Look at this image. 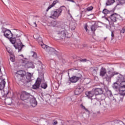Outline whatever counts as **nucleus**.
<instances>
[{"label": "nucleus", "instance_id": "obj_1", "mask_svg": "<svg viewBox=\"0 0 125 125\" xmlns=\"http://www.w3.org/2000/svg\"><path fill=\"white\" fill-rule=\"evenodd\" d=\"M22 35L21 34V31H16L14 32L13 36L11 38H10V41L11 43L14 44L17 42V45H15L14 46L15 48L18 49L19 50V52H20L22 49V47L24 46L23 44H22V42H21V40L20 39H17L18 38H20Z\"/></svg>", "mask_w": 125, "mask_h": 125}, {"label": "nucleus", "instance_id": "obj_2", "mask_svg": "<svg viewBox=\"0 0 125 125\" xmlns=\"http://www.w3.org/2000/svg\"><path fill=\"white\" fill-rule=\"evenodd\" d=\"M63 7H65V6H62L55 11H51L50 18H52L53 19H58V17L61 15L62 11H63Z\"/></svg>", "mask_w": 125, "mask_h": 125}, {"label": "nucleus", "instance_id": "obj_3", "mask_svg": "<svg viewBox=\"0 0 125 125\" xmlns=\"http://www.w3.org/2000/svg\"><path fill=\"white\" fill-rule=\"evenodd\" d=\"M5 79L2 78V77H0V90H1L2 93L3 92V94L5 96L7 95L8 93H9V91L8 90H3V88L5 86Z\"/></svg>", "mask_w": 125, "mask_h": 125}, {"label": "nucleus", "instance_id": "obj_4", "mask_svg": "<svg viewBox=\"0 0 125 125\" xmlns=\"http://www.w3.org/2000/svg\"><path fill=\"white\" fill-rule=\"evenodd\" d=\"M119 18H120V15L117 13L111 14L109 17V19H110V21H109V20H108V21H109V24L114 25V23L117 22V21L119 20Z\"/></svg>", "mask_w": 125, "mask_h": 125}, {"label": "nucleus", "instance_id": "obj_5", "mask_svg": "<svg viewBox=\"0 0 125 125\" xmlns=\"http://www.w3.org/2000/svg\"><path fill=\"white\" fill-rule=\"evenodd\" d=\"M41 46L44 49L46 48V51L48 52L50 54H57L58 53V52L54 49V48L49 46L47 47V46L44 44H41Z\"/></svg>", "mask_w": 125, "mask_h": 125}, {"label": "nucleus", "instance_id": "obj_6", "mask_svg": "<svg viewBox=\"0 0 125 125\" xmlns=\"http://www.w3.org/2000/svg\"><path fill=\"white\" fill-rule=\"evenodd\" d=\"M15 78H17L19 81L23 79V78H24L26 76V71L21 70H18L17 72L15 73L14 75Z\"/></svg>", "mask_w": 125, "mask_h": 125}, {"label": "nucleus", "instance_id": "obj_7", "mask_svg": "<svg viewBox=\"0 0 125 125\" xmlns=\"http://www.w3.org/2000/svg\"><path fill=\"white\" fill-rule=\"evenodd\" d=\"M118 74L119 73L114 71V70H109L105 78L107 81H111V79H112L115 75H118Z\"/></svg>", "mask_w": 125, "mask_h": 125}, {"label": "nucleus", "instance_id": "obj_8", "mask_svg": "<svg viewBox=\"0 0 125 125\" xmlns=\"http://www.w3.org/2000/svg\"><path fill=\"white\" fill-rule=\"evenodd\" d=\"M82 75L81 74H78L76 76H73L71 78H69V81L71 83H75L79 81V80L82 79Z\"/></svg>", "mask_w": 125, "mask_h": 125}, {"label": "nucleus", "instance_id": "obj_9", "mask_svg": "<svg viewBox=\"0 0 125 125\" xmlns=\"http://www.w3.org/2000/svg\"><path fill=\"white\" fill-rule=\"evenodd\" d=\"M120 87L119 88V92L121 95H125V81L118 83Z\"/></svg>", "mask_w": 125, "mask_h": 125}, {"label": "nucleus", "instance_id": "obj_10", "mask_svg": "<svg viewBox=\"0 0 125 125\" xmlns=\"http://www.w3.org/2000/svg\"><path fill=\"white\" fill-rule=\"evenodd\" d=\"M2 33H3L4 37L7 38V39H11L13 36V34L12 33H11V31L8 29H3L2 30Z\"/></svg>", "mask_w": 125, "mask_h": 125}, {"label": "nucleus", "instance_id": "obj_11", "mask_svg": "<svg viewBox=\"0 0 125 125\" xmlns=\"http://www.w3.org/2000/svg\"><path fill=\"white\" fill-rule=\"evenodd\" d=\"M30 96H31V94L24 91L22 92L21 95V99L24 101V100L29 99V98H30Z\"/></svg>", "mask_w": 125, "mask_h": 125}, {"label": "nucleus", "instance_id": "obj_12", "mask_svg": "<svg viewBox=\"0 0 125 125\" xmlns=\"http://www.w3.org/2000/svg\"><path fill=\"white\" fill-rule=\"evenodd\" d=\"M58 35H59L61 39H63V38H69V33L66 31H58Z\"/></svg>", "mask_w": 125, "mask_h": 125}, {"label": "nucleus", "instance_id": "obj_13", "mask_svg": "<svg viewBox=\"0 0 125 125\" xmlns=\"http://www.w3.org/2000/svg\"><path fill=\"white\" fill-rule=\"evenodd\" d=\"M41 83H42V79L38 78L36 80L35 83L33 85L32 88H33V89H38V88H40Z\"/></svg>", "mask_w": 125, "mask_h": 125}, {"label": "nucleus", "instance_id": "obj_14", "mask_svg": "<svg viewBox=\"0 0 125 125\" xmlns=\"http://www.w3.org/2000/svg\"><path fill=\"white\" fill-rule=\"evenodd\" d=\"M30 103L32 107H35L38 105V102L36 100V98L32 97L30 100Z\"/></svg>", "mask_w": 125, "mask_h": 125}, {"label": "nucleus", "instance_id": "obj_15", "mask_svg": "<svg viewBox=\"0 0 125 125\" xmlns=\"http://www.w3.org/2000/svg\"><path fill=\"white\" fill-rule=\"evenodd\" d=\"M32 76H33V74L31 73L27 72L26 73V79H25L26 83H30V82H31Z\"/></svg>", "mask_w": 125, "mask_h": 125}, {"label": "nucleus", "instance_id": "obj_16", "mask_svg": "<svg viewBox=\"0 0 125 125\" xmlns=\"http://www.w3.org/2000/svg\"><path fill=\"white\" fill-rule=\"evenodd\" d=\"M86 95L88 98H91L92 97H93V96H95V93H94V91L93 90L91 91L86 92Z\"/></svg>", "mask_w": 125, "mask_h": 125}, {"label": "nucleus", "instance_id": "obj_17", "mask_svg": "<svg viewBox=\"0 0 125 125\" xmlns=\"http://www.w3.org/2000/svg\"><path fill=\"white\" fill-rule=\"evenodd\" d=\"M107 71H106V68L102 67H101L100 71V76L101 77H104L106 75Z\"/></svg>", "mask_w": 125, "mask_h": 125}, {"label": "nucleus", "instance_id": "obj_18", "mask_svg": "<svg viewBox=\"0 0 125 125\" xmlns=\"http://www.w3.org/2000/svg\"><path fill=\"white\" fill-rule=\"evenodd\" d=\"M82 92L83 89H82V87H81V86H78L77 88H76L74 91V93L75 95H79V94H81Z\"/></svg>", "mask_w": 125, "mask_h": 125}, {"label": "nucleus", "instance_id": "obj_19", "mask_svg": "<svg viewBox=\"0 0 125 125\" xmlns=\"http://www.w3.org/2000/svg\"><path fill=\"white\" fill-rule=\"evenodd\" d=\"M94 92L95 93V96L96 95H98L99 94H102L103 93V91L101 88H96L93 90Z\"/></svg>", "mask_w": 125, "mask_h": 125}, {"label": "nucleus", "instance_id": "obj_20", "mask_svg": "<svg viewBox=\"0 0 125 125\" xmlns=\"http://www.w3.org/2000/svg\"><path fill=\"white\" fill-rule=\"evenodd\" d=\"M91 103L93 107H95V106H97V105L98 104V103H99V102L96 98L91 99Z\"/></svg>", "mask_w": 125, "mask_h": 125}, {"label": "nucleus", "instance_id": "obj_21", "mask_svg": "<svg viewBox=\"0 0 125 125\" xmlns=\"http://www.w3.org/2000/svg\"><path fill=\"white\" fill-rule=\"evenodd\" d=\"M25 68H32V69H34L35 68V66H34V64L33 63L29 62H27L25 65Z\"/></svg>", "mask_w": 125, "mask_h": 125}, {"label": "nucleus", "instance_id": "obj_22", "mask_svg": "<svg viewBox=\"0 0 125 125\" xmlns=\"http://www.w3.org/2000/svg\"><path fill=\"white\" fill-rule=\"evenodd\" d=\"M57 2H58V1L57 0H55V1H54L52 4L49 6L46 9V11L47 12V11H48V10H49L50 8L53 7V6H54L55 4L57 3Z\"/></svg>", "mask_w": 125, "mask_h": 125}, {"label": "nucleus", "instance_id": "obj_23", "mask_svg": "<svg viewBox=\"0 0 125 125\" xmlns=\"http://www.w3.org/2000/svg\"><path fill=\"white\" fill-rule=\"evenodd\" d=\"M5 103L6 104H7V105H11V104H12V99L11 98L6 99L5 100Z\"/></svg>", "mask_w": 125, "mask_h": 125}, {"label": "nucleus", "instance_id": "obj_24", "mask_svg": "<svg viewBox=\"0 0 125 125\" xmlns=\"http://www.w3.org/2000/svg\"><path fill=\"white\" fill-rule=\"evenodd\" d=\"M90 70L91 72H92L93 74H97V70H98V68L97 67H90Z\"/></svg>", "mask_w": 125, "mask_h": 125}, {"label": "nucleus", "instance_id": "obj_25", "mask_svg": "<svg viewBox=\"0 0 125 125\" xmlns=\"http://www.w3.org/2000/svg\"><path fill=\"white\" fill-rule=\"evenodd\" d=\"M123 82H125V77L121 76L118 79V83H123Z\"/></svg>", "mask_w": 125, "mask_h": 125}, {"label": "nucleus", "instance_id": "obj_26", "mask_svg": "<svg viewBox=\"0 0 125 125\" xmlns=\"http://www.w3.org/2000/svg\"><path fill=\"white\" fill-rule=\"evenodd\" d=\"M76 26H77V23L75 22H72L70 24V28L72 31H74L76 29Z\"/></svg>", "mask_w": 125, "mask_h": 125}, {"label": "nucleus", "instance_id": "obj_27", "mask_svg": "<svg viewBox=\"0 0 125 125\" xmlns=\"http://www.w3.org/2000/svg\"><path fill=\"white\" fill-rule=\"evenodd\" d=\"M34 39H36V40H38V42H39V43H42V37H39L38 38H36V35L34 36Z\"/></svg>", "mask_w": 125, "mask_h": 125}, {"label": "nucleus", "instance_id": "obj_28", "mask_svg": "<svg viewBox=\"0 0 125 125\" xmlns=\"http://www.w3.org/2000/svg\"><path fill=\"white\" fill-rule=\"evenodd\" d=\"M115 2V0H108L106 3V5H111V4Z\"/></svg>", "mask_w": 125, "mask_h": 125}, {"label": "nucleus", "instance_id": "obj_29", "mask_svg": "<svg viewBox=\"0 0 125 125\" xmlns=\"http://www.w3.org/2000/svg\"><path fill=\"white\" fill-rule=\"evenodd\" d=\"M31 55L32 57H33V58H37L38 56H37V53L34 52V51H31Z\"/></svg>", "mask_w": 125, "mask_h": 125}, {"label": "nucleus", "instance_id": "obj_30", "mask_svg": "<svg viewBox=\"0 0 125 125\" xmlns=\"http://www.w3.org/2000/svg\"><path fill=\"white\" fill-rule=\"evenodd\" d=\"M96 29H97V27H96V25H92L91 27V30L92 32H93V33H94V32H95V31H96Z\"/></svg>", "mask_w": 125, "mask_h": 125}, {"label": "nucleus", "instance_id": "obj_31", "mask_svg": "<svg viewBox=\"0 0 125 125\" xmlns=\"http://www.w3.org/2000/svg\"><path fill=\"white\" fill-rule=\"evenodd\" d=\"M41 87L44 89H45L46 87H47V83H43L41 84Z\"/></svg>", "mask_w": 125, "mask_h": 125}, {"label": "nucleus", "instance_id": "obj_32", "mask_svg": "<svg viewBox=\"0 0 125 125\" xmlns=\"http://www.w3.org/2000/svg\"><path fill=\"white\" fill-rule=\"evenodd\" d=\"M125 3V0H120L118 3H117V5H123Z\"/></svg>", "mask_w": 125, "mask_h": 125}, {"label": "nucleus", "instance_id": "obj_33", "mask_svg": "<svg viewBox=\"0 0 125 125\" xmlns=\"http://www.w3.org/2000/svg\"><path fill=\"white\" fill-rule=\"evenodd\" d=\"M103 13H104V14H108L109 13V11H108L107 9H104L103 11Z\"/></svg>", "mask_w": 125, "mask_h": 125}, {"label": "nucleus", "instance_id": "obj_34", "mask_svg": "<svg viewBox=\"0 0 125 125\" xmlns=\"http://www.w3.org/2000/svg\"><path fill=\"white\" fill-rule=\"evenodd\" d=\"M10 60L12 62H14V61H15V57L14 56H11L10 58Z\"/></svg>", "mask_w": 125, "mask_h": 125}, {"label": "nucleus", "instance_id": "obj_35", "mask_svg": "<svg viewBox=\"0 0 125 125\" xmlns=\"http://www.w3.org/2000/svg\"><path fill=\"white\" fill-rule=\"evenodd\" d=\"M86 9H87V11H91V10L93 9V7H92V6L88 7V8H87Z\"/></svg>", "mask_w": 125, "mask_h": 125}, {"label": "nucleus", "instance_id": "obj_36", "mask_svg": "<svg viewBox=\"0 0 125 125\" xmlns=\"http://www.w3.org/2000/svg\"><path fill=\"white\" fill-rule=\"evenodd\" d=\"M58 124V122H57V121H56V120H53V123H52L53 125H56Z\"/></svg>", "mask_w": 125, "mask_h": 125}, {"label": "nucleus", "instance_id": "obj_37", "mask_svg": "<svg viewBox=\"0 0 125 125\" xmlns=\"http://www.w3.org/2000/svg\"><path fill=\"white\" fill-rule=\"evenodd\" d=\"M125 32V29L124 28H122V29L120 30V33L121 34H124Z\"/></svg>", "mask_w": 125, "mask_h": 125}, {"label": "nucleus", "instance_id": "obj_38", "mask_svg": "<svg viewBox=\"0 0 125 125\" xmlns=\"http://www.w3.org/2000/svg\"><path fill=\"white\" fill-rule=\"evenodd\" d=\"M1 66V64L0 63V78L2 77V73H1V69L0 68V67Z\"/></svg>", "mask_w": 125, "mask_h": 125}, {"label": "nucleus", "instance_id": "obj_39", "mask_svg": "<svg viewBox=\"0 0 125 125\" xmlns=\"http://www.w3.org/2000/svg\"><path fill=\"white\" fill-rule=\"evenodd\" d=\"M87 27H88L87 24H86L85 25V26H84V29H85V30H86V31L87 32H88V30L87 29Z\"/></svg>", "mask_w": 125, "mask_h": 125}, {"label": "nucleus", "instance_id": "obj_40", "mask_svg": "<svg viewBox=\"0 0 125 125\" xmlns=\"http://www.w3.org/2000/svg\"><path fill=\"white\" fill-rule=\"evenodd\" d=\"M81 108L82 109H84V110H85V111H88V110H87V109H86L85 107H84V106H83V104L81 105Z\"/></svg>", "mask_w": 125, "mask_h": 125}, {"label": "nucleus", "instance_id": "obj_41", "mask_svg": "<svg viewBox=\"0 0 125 125\" xmlns=\"http://www.w3.org/2000/svg\"><path fill=\"white\" fill-rule=\"evenodd\" d=\"M111 37H112L111 40H114L113 38L114 37V32L113 31L111 32Z\"/></svg>", "mask_w": 125, "mask_h": 125}, {"label": "nucleus", "instance_id": "obj_42", "mask_svg": "<svg viewBox=\"0 0 125 125\" xmlns=\"http://www.w3.org/2000/svg\"><path fill=\"white\" fill-rule=\"evenodd\" d=\"M81 62H86V59L80 60Z\"/></svg>", "mask_w": 125, "mask_h": 125}, {"label": "nucleus", "instance_id": "obj_43", "mask_svg": "<svg viewBox=\"0 0 125 125\" xmlns=\"http://www.w3.org/2000/svg\"><path fill=\"white\" fill-rule=\"evenodd\" d=\"M52 23H53V24H54V25H52L53 26V27H55V26L56 25V21H53L52 22Z\"/></svg>", "mask_w": 125, "mask_h": 125}, {"label": "nucleus", "instance_id": "obj_44", "mask_svg": "<svg viewBox=\"0 0 125 125\" xmlns=\"http://www.w3.org/2000/svg\"><path fill=\"white\" fill-rule=\"evenodd\" d=\"M39 69H40V70H42L43 69V67H42V65H40L39 66Z\"/></svg>", "mask_w": 125, "mask_h": 125}, {"label": "nucleus", "instance_id": "obj_45", "mask_svg": "<svg viewBox=\"0 0 125 125\" xmlns=\"http://www.w3.org/2000/svg\"><path fill=\"white\" fill-rule=\"evenodd\" d=\"M68 0V1H71V2H75L74 0Z\"/></svg>", "mask_w": 125, "mask_h": 125}, {"label": "nucleus", "instance_id": "obj_46", "mask_svg": "<svg viewBox=\"0 0 125 125\" xmlns=\"http://www.w3.org/2000/svg\"><path fill=\"white\" fill-rule=\"evenodd\" d=\"M123 100H124L123 98H121L120 100V101H121V102H123Z\"/></svg>", "mask_w": 125, "mask_h": 125}, {"label": "nucleus", "instance_id": "obj_47", "mask_svg": "<svg viewBox=\"0 0 125 125\" xmlns=\"http://www.w3.org/2000/svg\"><path fill=\"white\" fill-rule=\"evenodd\" d=\"M113 87L114 88H118V86H113Z\"/></svg>", "mask_w": 125, "mask_h": 125}, {"label": "nucleus", "instance_id": "obj_48", "mask_svg": "<svg viewBox=\"0 0 125 125\" xmlns=\"http://www.w3.org/2000/svg\"><path fill=\"white\" fill-rule=\"evenodd\" d=\"M34 24L35 25V27H37V23H36V22H34Z\"/></svg>", "mask_w": 125, "mask_h": 125}, {"label": "nucleus", "instance_id": "obj_49", "mask_svg": "<svg viewBox=\"0 0 125 125\" xmlns=\"http://www.w3.org/2000/svg\"><path fill=\"white\" fill-rule=\"evenodd\" d=\"M68 14H69V15H70V11H68Z\"/></svg>", "mask_w": 125, "mask_h": 125}, {"label": "nucleus", "instance_id": "obj_50", "mask_svg": "<svg viewBox=\"0 0 125 125\" xmlns=\"http://www.w3.org/2000/svg\"><path fill=\"white\" fill-rule=\"evenodd\" d=\"M47 125H51V124L48 123V124H47Z\"/></svg>", "mask_w": 125, "mask_h": 125}, {"label": "nucleus", "instance_id": "obj_51", "mask_svg": "<svg viewBox=\"0 0 125 125\" xmlns=\"http://www.w3.org/2000/svg\"><path fill=\"white\" fill-rule=\"evenodd\" d=\"M21 56H22L23 57V55H21Z\"/></svg>", "mask_w": 125, "mask_h": 125}, {"label": "nucleus", "instance_id": "obj_52", "mask_svg": "<svg viewBox=\"0 0 125 125\" xmlns=\"http://www.w3.org/2000/svg\"><path fill=\"white\" fill-rule=\"evenodd\" d=\"M114 84H117V83H114Z\"/></svg>", "mask_w": 125, "mask_h": 125}, {"label": "nucleus", "instance_id": "obj_53", "mask_svg": "<svg viewBox=\"0 0 125 125\" xmlns=\"http://www.w3.org/2000/svg\"><path fill=\"white\" fill-rule=\"evenodd\" d=\"M27 108H29V106H28L27 107Z\"/></svg>", "mask_w": 125, "mask_h": 125}, {"label": "nucleus", "instance_id": "obj_54", "mask_svg": "<svg viewBox=\"0 0 125 125\" xmlns=\"http://www.w3.org/2000/svg\"><path fill=\"white\" fill-rule=\"evenodd\" d=\"M68 75H69V72L68 73Z\"/></svg>", "mask_w": 125, "mask_h": 125}]
</instances>
